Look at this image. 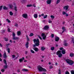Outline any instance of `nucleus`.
I'll return each mask as SVG.
<instances>
[{
    "mask_svg": "<svg viewBox=\"0 0 74 74\" xmlns=\"http://www.w3.org/2000/svg\"><path fill=\"white\" fill-rule=\"evenodd\" d=\"M66 61L67 63L69 64V65H71V66H72L73 64H74V61L71 60H70L67 58L66 60Z\"/></svg>",
    "mask_w": 74,
    "mask_h": 74,
    "instance_id": "f257e3e1",
    "label": "nucleus"
},
{
    "mask_svg": "<svg viewBox=\"0 0 74 74\" xmlns=\"http://www.w3.org/2000/svg\"><path fill=\"white\" fill-rule=\"evenodd\" d=\"M33 41L34 43L35 44L36 46H38L40 45V40L38 39H34Z\"/></svg>",
    "mask_w": 74,
    "mask_h": 74,
    "instance_id": "f03ea898",
    "label": "nucleus"
},
{
    "mask_svg": "<svg viewBox=\"0 0 74 74\" xmlns=\"http://www.w3.org/2000/svg\"><path fill=\"white\" fill-rule=\"evenodd\" d=\"M61 51L59 50L56 52V55L58 56L59 58H61L62 56V54L61 53Z\"/></svg>",
    "mask_w": 74,
    "mask_h": 74,
    "instance_id": "7ed1b4c3",
    "label": "nucleus"
},
{
    "mask_svg": "<svg viewBox=\"0 0 74 74\" xmlns=\"http://www.w3.org/2000/svg\"><path fill=\"white\" fill-rule=\"evenodd\" d=\"M3 62H4V64H5V65H4V66L3 67V68L4 69H7V68H8V66L7 65V61H6V60L5 59H4L3 60Z\"/></svg>",
    "mask_w": 74,
    "mask_h": 74,
    "instance_id": "20e7f679",
    "label": "nucleus"
},
{
    "mask_svg": "<svg viewBox=\"0 0 74 74\" xmlns=\"http://www.w3.org/2000/svg\"><path fill=\"white\" fill-rule=\"evenodd\" d=\"M43 68L40 66H38V69L39 71H42Z\"/></svg>",
    "mask_w": 74,
    "mask_h": 74,
    "instance_id": "39448f33",
    "label": "nucleus"
},
{
    "mask_svg": "<svg viewBox=\"0 0 74 74\" xmlns=\"http://www.w3.org/2000/svg\"><path fill=\"white\" fill-rule=\"evenodd\" d=\"M35 51V52H38L39 51V49L38 48L36 47H34L32 48Z\"/></svg>",
    "mask_w": 74,
    "mask_h": 74,
    "instance_id": "423d86ee",
    "label": "nucleus"
},
{
    "mask_svg": "<svg viewBox=\"0 0 74 74\" xmlns=\"http://www.w3.org/2000/svg\"><path fill=\"white\" fill-rule=\"evenodd\" d=\"M42 39L43 40H45V39L46 38V37H47V36L44 33L42 34Z\"/></svg>",
    "mask_w": 74,
    "mask_h": 74,
    "instance_id": "0eeeda50",
    "label": "nucleus"
},
{
    "mask_svg": "<svg viewBox=\"0 0 74 74\" xmlns=\"http://www.w3.org/2000/svg\"><path fill=\"white\" fill-rule=\"evenodd\" d=\"M22 16L24 18H27V14L26 13L23 14Z\"/></svg>",
    "mask_w": 74,
    "mask_h": 74,
    "instance_id": "6e6552de",
    "label": "nucleus"
},
{
    "mask_svg": "<svg viewBox=\"0 0 74 74\" xmlns=\"http://www.w3.org/2000/svg\"><path fill=\"white\" fill-rule=\"evenodd\" d=\"M46 2L47 4H50L51 3V2H52V0H47Z\"/></svg>",
    "mask_w": 74,
    "mask_h": 74,
    "instance_id": "1a4fd4ad",
    "label": "nucleus"
},
{
    "mask_svg": "<svg viewBox=\"0 0 74 74\" xmlns=\"http://www.w3.org/2000/svg\"><path fill=\"white\" fill-rule=\"evenodd\" d=\"M60 38L59 37L56 36L55 38V41H58L59 40Z\"/></svg>",
    "mask_w": 74,
    "mask_h": 74,
    "instance_id": "9d476101",
    "label": "nucleus"
},
{
    "mask_svg": "<svg viewBox=\"0 0 74 74\" xmlns=\"http://www.w3.org/2000/svg\"><path fill=\"white\" fill-rule=\"evenodd\" d=\"M68 8H69V6L68 5L65 6L63 7V9L66 10H67Z\"/></svg>",
    "mask_w": 74,
    "mask_h": 74,
    "instance_id": "9b49d317",
    "label": "nucleus"
},
{
    "mask_svg": "<svg viewBox=\"0 0 74 74\" xmlns=\"http://www.w3.org/2000/svg\"><path fill=\"white\" fill-rule=\"evenodd\" d=\"M44 30H48L49 29V27L47 25L45 26L44 27Z\"/></svg>",
    "mask_w": 74,
    "mask_h": 74,
    "instance_id": "f8f14e48",
    "label": "nucleus"
},
{
    "mask_svg": "<svg viewBox=\"0 0 74 74\" xmlns=\"http://www.w3.org/2000/svg\"><path fill=\"white\" fill-rule=\"evenodd\" d=\"M25 60V58L23 57L22 58H20L19 60V61L20 62H22L23 60Z\"/></svg>",
    "mask_w": 74,
    "mask_h": 74,
    "instance_id": "ddd939ff",
    "label": "nucleus"
},
{
    "mask_svg": "<svg viewBox=\"0 0 74 74\" xmlns=\"http://www.w3.org/2000/svg\"><path fill=\"white\" fill-rule=\"evenodd\" d=\"M69 56L70 57H73L74 56V53H70L69 54Z\"/></svg>",
    "mask_w": 74,
    "mask_h": 74,
    "instance_id": "4468645a",
    "label": "nucleus"
},
{
    "mask_svg": "<svg viewBox=\"0 0 74 74\" xmlns=\"http://www.w3.org/2000/svg\"><path fill=\"white\" fill-rule=\"evenodd\" d=\"M3 58L4 59L7 58V55H6V53L5 52L3 54Z\"/></svg>",
    "mask_w": 74,
    "mask_h": 74,
    "instance_id": "2eb2a0df",
    "label": "nucleus"
},
{
    "mask_svg": "<svg viewBox=\"0 0 74 74\" xmlns=\"http://www.w3.org/2000/svg\"><path fill=\"white\" fill-rule=\"evenodd\" d=\"M9 7L11 9H12V8H13V5L12 4H9Z\"/></svg>",
    "mask_w": 74,
    "mask_h": 74,
    "instance_id": "dca6fc26",
    "label": "nucleus"
},
{
    "mask_svg": "<svg viewBox=\"0 0 74 74\" xmlns=\"http://www.w3.org/2000/svg\"><path fill=\"white\" fill-rule=\"evenodd\" d=\"M22 71H23L27 72L29 71V70L26 69H22Z\"/></svg>",
    "mask_w": 74,
    "mask_h": 74,
    "instance_id": "f3484780",
    "label": "nucleus"
},
{
    "mask_svg": "<svg viewBox=\"0 0 74 74\" xmlns=\"http://www.w3.org/2000/svg\"><path fill=\"white\" fill-rule=\"evenodd\" d=\"M62 54H63V55H64V54H65L66 53V51H65V50H63L62 51Z\"/></svg>",
    "mask_w": 74,
    "mask_h": 74,
    "instance_id": "a211bd4d",
    "label": "nucleus"
},
{
    "mask_svg": "<svg viewBox=\"0 0 74 74\" xmlns=\"http://www.w3.org/2000/svg\"><path fill=\"white\" fill-rule=\"evenodd\" d=\"M41 50L43 51H44L45 49V48L44 47H41Z\"/></svg>",
    "mask_w": 74,
    "mask_h": 74,
    "instance_id": "6ab92c4d",
    "label": "nucleus"
},
{
    "mask_svg": "<svg viewBox=\"0 0 74 74\" xmlns=\"http://www.w3.org/2000/svg\"><path fill=\"white\" fill-rule=\"evenodd\" d=\"M34 16L35 18H37L38 15L37 14H35L34 15Z\"/></svg>",
    "mask_w": 74,
    "mask_h": 74,
    "instance_id": "aec40b11",
    "label": "nucleus"
},
{
    "mask_svg": "<svg viewBox=\"0 0 74 74\" xmlns=\"http://www.w3.org/2000/svg\"><path fill=\"white\" fill-rule=\"evenodd\" d=\"M51 18V19L52 20H53L54 18H55V16H53V15H51L50 16Z\"/></svg>",
    "mask_w": 74,
    "mask_h": 74,
    "instance_id": "412c9836",
    "label": "nucleus"
},
{
    "mask_svg": "<svg viewBox=\"0 0 74 74\" xmlns=\"http://www.w3.org/2000/svg\"><path fill=\"white\" fill-rule=\"evenodd\" d=\"M17 35L18 36H20L21 35V32L20 31H18L17 32Z\"/></svg>",
    "mask_w": 74,
    "mask_h": 74,
    "instance_id": "4be33fe9",
    "label": "nucleus"
},
{
    "mask_svg": "<svg viewBox=\"0 0 74 74\" xmlns=\"http://www.w3.org/2000/svg\"><path fill=\"white\" fill-rule=\"evenodd\" d=\"M42 71H44V72H46L47 71V70L45 68H43L42 69Z\"/></svg>",
    "mask_w": 74,
    "mask_h": 74,
    "instance_id": "5701e85b",
    "label": "nucleus"
},
{
    "mask_svg": "<svg viewBox=\"0 0 74 74\" xmlns=\"http://www.w3.org/2000/svg\"><path fill=\"white\" fill-rule=\"evenodd\" d=\"M9 14L10 15H13V13L12 12V11H10L9 12Z\"/></svg>",
    "mask_w": 74,
    "mask_h": 74,
    "instance_id": "b1692460",
    "label": "nucleus"
},
{
    "mask_svg": "<svg viewBox=\"0 0 74 74\" xmlns=\"http://www.w3.org/2000/svg\"><path fill=\"white\" fill-rule=\"evenodd\" d=\"M18 37H15L13 38V39L14 40H18Z\"/></svg>",
    "mask_w": 74,
    "mask_h": 74,
    "instance_id": "393cba45",
    "label": "nucleus"
},
{
    "mask_svg": "<svg viewBox=\"0 0 74 74\" xmlns=\"http://www.w3.org/2000/svg\"><path fill=\"white\" fill-rule=\"evenodd\" d=\"M32 4L27 5V7H32Z\"/></svg>",
    "mask_w": 74,
    "mask_h": 74,
    "instance_id": "a878e982",
    "label": "nucleus"
},
{
    "mask_svg": "<svg viewBox=\"0 0 74 74\" xmlns=\"http://www.w3.org/2000/svg\"><path fill=\"white\" fill-rule=\"evenodd\" d=\"M33 36H34V34L33 33H31L29 35L30 37H32Z\"/></svg>",
    "mask_w": 74,
    "mask_h": 74,
    "instance_id": "bb28decb",
    "label": "nucleus"
},
{
    "mask_svg": "<svg viewBox=\"0 0 74 74\" xmlns=\"http://www.w3.org/2000/svg\"><path fill=\"white\" fill-rule=\"evenodd\" d=\"M7 50H8V52L9 53H10V49L9 48H8L7 49Z\"/></svg>",
    "mask_w": 74,
    "mask_h": 74,
    "instance_id": "cd10ccee",
    "label": "nucleus"
},
{
    "mask_svg": "<svg viewBox=\"0 0 74 74\" xmlns=\"http://www.w3.org/2000/svg\"><path fill=\"white\" fill-rule=\"evenodd\" d=\"M28 44H29V42H27L25 44V46L26 47H28L29 45H28Z\"/></svg>",
    "mask_w": 74,
    "mask_h": 74,
    "instance_id": "c85d7f7f",
    "label": "nucleus"
},
{
    "mask_svg": "<svg viewBox=\"0 0 74 74\" xmlns=\"http://www.w3.org/2000/svg\"><path fill=\"white\" fill-rule=\"evenodd\" d=\"M51 51H53L55 49V47H52L51 48Z\"/></svg>",
    "mask_w": 74,
    "mask_h": 74,
    "instance_id": "c756f323",
    "label": "nucleus"
},
{
    "mask_svg": "<svg viewBox=\"0 0 74 74\" xmlns=\"http://www.w3.org/2000/svg\"><path fill=\"white\" fill-rule=\"evenodd\" d=\"M52 22V21L51 20V19L49 20V23H51Z\"/></svg>",
    "mask_w": 74,
    "mask_h": 74,
    "instance_id": "7c9ffc66",
    "label": "nucleus"
},
{
    "mask_svg": "<svg viewBox=\"0 0 74 74\" xmlns=\"http://www.w3.org/2000/svg\"><path fill=\"white\" fill-rule=\"evenodd\" d=\"M4 40L6 41H8V39L7 38H5Z\"/></svg>",
    "mask_w": 74,
    "mask_h": 74,
    "instance_id": "2f4dec72",
    "label": "nucleus"
},
{
    "mask_svg": "<svg viewBox=\"0 0 74 74\" xmlns=\"http://www.w3.org/2000/svg\"><path fill=\"white\" fill-rule=\"evenodd\" d=\"M71 74H74V71L73 70L71 71Z\"/></svg>",
    "mask_w": 74,
    "mask_h": 74,
    "instance_id": "473e14b6",
    "label": "nucleus"
},
{
    "mask_svg": "<svg viewBox=\"0 0 74 74\" xmlns=\"http://www.w3.org/2000/svg\"><path fill=\"white\" fill-rule=\"evenodd\" d=\"M3 8L4 10H7V9H8V8H7L5 6H4L3 7Z\"/></svg>",
    "mask_w": 74,
    "mask_h": 74,
    "instance_id": "72a5a7b5",
    "label": "nucleus"
},
{
    "mask_svg": "<svg viewBox=\"0 0 74 74\" xmlns=\"http://www.w3.org/2000/svg\"><path fill=\"white\" fill-rule=\"evenodd\" d=\"M6 45L7 47H8V46H11V44H10V43L7 44Z\"/></svg>",
    "mask_w": 74,
    "mask_h": 74,
    "instance_id": "f704fd0d",
    "label": "nucleus"
},
{
    "mask_svg": "<svg viewBox=\"0 0 74 74\" xmlns=\"http://www.w3.org/2000/svg\"><path fill=\"white\" fill-rule=\"evenodd\" d=\"M47 16H47V15H45V16H43V18H44V19H46V18H47Z\"/></svg>",
    "mask_w": 74,
    "mask_h": 74,
    "instance_id": "c9c22d12",
    "label": "nucleus"
},
{
    "mask_svg": "<svg viewBox=\"0 0 74 74\" xmlns=\"http://www.w3.org/2000/svg\"><path fill=\"white\" fill-rule=\"evenodd\" d=\"M58 71H59L58 74H61V70H60V69H59Z\"/></svg>",
    "mask_w": 74,
    "mask_h": 74,
    "instance_id": "e433bc0d",
    "label": "nucleus"
},
{
    "mask_svg": "<svg viewBox=\"0 0 74 74\" xmlns=\"http://www.w3.org/2000/svg\"><path fill=\"white\" fill-rule=\"evenodd\" d=\"M31 52L32 53H34V51L33 50H31Z\"/></svg>",
    "mask_w": 74,
    "mask_h": 74,
    "instance_id": "4c0bfd02",
    "label": "nucleus"
},
{
    "mask_svg": "<svg viewBox=\"0 0 74 74\" xmlns=\"http://www.w3.org/2000/svg\"><path fill=\"white\" fill-rule=\"evenodd\" d=\"M14 10H15V11H17V7H16V6H15L14 7Z\"/></svg>",
    "mask_w": 74,
    "mask_h": 74,
    "instance_id": "58836bf2",
    "label": "nucleus"
},
{
    "mask_svg": "<svg viewBox=\"0 0 74 74\" xmlns=\"http://www.w3.org/2000/svg\"><path fill=\"white\" fill-rule=\"evenodd\" d=\"M6 21H7L9 23H11V21H10V20H9V19L8 18H7L6 19Z\"/></svg>",
    "mask_w": 74,
    "mask_h": 74,
    "instance_id": "ea45409f",
    "label": "nucleus"
},
{
    "mask_svg": "<svg viewBox=\"0 0 74 74\" xmlns=\"http://www.w3.org/2000/svg\"><path fill=\"white\" fill-rule=\"evenodd\" d=\"M1 71H2V73H3V72H4V71H5V70L4 69H1Z\"/></svg>",
    "mask_w": 74,
    "mask_h": 74,
    "instance_id": "a19ab883",
    "label": "nucleus"
},
{
    "mask_svg": "<svg viewBox=\"0 0 74 74\" xmlns=\"http://www.w3.org/2000/svg\"><path fill=\"white\" fill-rule=\"evenodd\" d=\"M16 56H15V55H12V59H14V58H15Z\"/></svg>",
    "mask_w": 74,
    "mask_h": 74,
    "instance_id": "79ce46f5",
    "label": "nucleus"
},
{
    "mask_svg": "<svg viewBox=\"0 0 74 74\" xmlns=\"http://www.w3.org/2000/svg\"><path fill=\"white\" fill-rule=\"evenodd\" d=\"M13 37H15V34L14 32H13L12 34Z\"/></svg>",
    "mask_w": 74,
    "mask_h": 74,
    "instance_id": "37998d69",
    "label": "nucleus"
},
{
    "mask_svg": "<svg viewBox=\"0 0 74 74\" xmlns=\"http://www.w3.org/2000/svg\"><path fill=\"white\" fill-rule=\"evenodd\" d=\"M60 2V0H57L56 4H58Z\"/></svg>",
    "mask_w": 74,
    "mask_h": 74,
    "instance_id": "c03bdc74",
    "label": "nucleus"
},
{
    "mask_svg": "<svg viewBox=\"0 0 74 74\" xmlns=\"http://www.w3.org/2000/svg\"><path fill=\"white\" fill-rule=\"evenodd\" d=\"M65 74H70V73L68 71H66L65 72Z\"/></svg>",
    "mask_w": 74,
    "mask_h": 74,
    "instance_id": "a18cd8bd",
    "label": "nucleus"
},
{
    "mask_svg": "<svg viewBox=\"0 0 74 74\" xmlns=\"http://www.w3.org/2000/svg\"><path fill=\"white\" fill-rule=\"evenodd\" d=\"M38 37L40 40H42V38H41V36H40V35H38Z\"/></svg>",
    "mask_w": 74,
    "mask_h": 74,
    "instance_id": "49530a36",
    "label": "nucleus"
},
{
    "mask_svg": "<svg viewBox=\"0 0 74 74\" xmlns=\"http://www.w3.org/2000/svg\"><path fill=\"white\" fill-rule=\"evenodd\" d=\"M49 69H53V66H49Z\"/></svg>",
    "mask_w": 74,
    "mask_h": 74,
    "instance_id": "de8ad7c7",
    "label": "nucleus"
},
{
    "mask_svg": "<svg viewBox=\"0 0 74 74\" xmlns=\"http://www.w3.org/2000/svg\"><path fill=\"white\" fill-rule=\"evenodd\" d=\"M26 37H27V41H29V38L27 36H26Z\"/></svg>",
    "mask_w": 74,
    "mask_h": 74,
    "instance_id": "09e8293b",
    "label": "nucleus"
},
{
    "mask_svg": "<svg viewBox=\"0 0 74 74\" xmlns=\"http://www.w3.org/2000/svg\"><path fill=\"white\" fill-rule=\"evenodd\" d=\"M14 26L16 27H18V25L16 23V24H15Z\"/></svg>",
    "mask_w": 74,
    "mask_h": 74,
    "instance_id": "8fccbe9b",
    "label": "nucleus"
},
{
    "mask_svg": "<svg viewBox=\"0 0 74 74\" xmlns=\"http://www.w3.org/2000/svg\"><path fill=\"white\" fill-rule=\"evenodd\" d=\"M51 37L52 38H53V37H54V35L53 34H52L51 35Z\"/></svg>",
    "mask_w": 74,
    "mask_h": 74,
    "instance_id": "3c124183",
    "label": "nucleus"
},
{
    "mask_svg": "<svg viewBox=\"0 0 74 74\" xmlns=\"http://www.w3.org/2000/svg\"><path fill=\"white\" fill-rule=\"evenodd\" d=\"M60 50H63V47H61L60 48Z\"/></svg>",
    "mask_w": 74,
    "mask_h": 74,
    "instance_id": "603ef678",
    "label": "nucleus"
},
{
    "mask_svg": "<svg viewBox=\"0 0 74 74\" xmlns=\"http://www.w3.org/2000/svg\"><path fill=\"white\" fill-rule=\"evenodd\" d=\"M64 46H67L68 45V44L67 43H66L64 44Z\"/></svg>",
    "mask_w": 74,
    "mask_h": 74,
    "instance_id": "864d4df0",
    "label": "nucleus"
},
{
    "mask_svg": "<svg viewBox=\"0 0 74 74\" xmlns=\"http://www.w3.org/2000/svg\"><path fill=\"white\" fill-rule=\"evenodd\" d=\"M62 14H63V15H64V14H66V13L64 12H62Z\"/></svg>",
    "mask_w": 74,
    "mask_h": 74,
    "instance_id": "5fc2aeb1",
    "label": "nucleus"
},
{
    "mask_svg": "<svg viewBox=\"0 0 74 74\" xmlns=\"http://www.w3.org/2000/svg\"><path fill=\"white\" fill-rule=\"evenodd\" d=\"M18 73H20V69H19L17 70Z\"/></svg>",
    "mask_w": 74,
    "mask_h": 74,
    "instance_id": "6e6d98bb",
    "label": "nucleus"
},
{
    "mask_svg": "<svg viewBox=\"0 0 74 74\" xmlns=\"http://www.w3.org/2000/svg\"><path fill=\"white\" fill-rule=\"evenodd\" d=\"M33 7H36V5H35V4H34L32 5Z\"/></svg>",
    "mask_w": 74,
    "mask_h": 74,
    "instance_id": "4d7b16f0",
    "label": "nucleus"
},
{
    "mask_svg": "<svg viewBox=\"0 0 74 74\" xmlns=\"http://www.w3.org/2000/svg\"><path fill=\"white\" fill-rule=\"evenodd\" d=\"M2 8H3V6H0V10H1V9H2Z\"/></svg>",
    "mask_w": 74,
    "mask_h": 74,
    "instance_id": "13d9d810",
    "label": "nucleus"
},
{
    "mask_svg": "<svg viewBox=\"0 0 74 74\" xmlns=\"http://www.w3.org/2000/svg\"><path fill=\"white\" fill-rule=\"evenodd\" d=\"M41 16H44V14H42L41 15Z\"/></svg>",
    "mask_w": 74,
    "mask_h": 74,
    "instance_id": "bf43d9fd",
    "label": "nucleus"
},
{
    "mask_svg": "<svg viewBox=\"0 0 74 74\" xmlns=\"http://www.w3.org/2000/svg\"><path fill=\"white\" fill-rule=\"evenodd\" d=\"M8 31L9 32H10V28H8Z\"/></svg>",
    "mask_w": 74,
    "mask_h": 74,
    "instance_id": "052dcab7",
    "label": "nucleus"
},
{
    "mask_svg": "<svg viewBox=\"0 0 74 74\" xmlns=\"http://www.w3.org/2000/svg\"><path fill=\"white\" fill-rule=\"evenodd\" d=\"M65 28V27H63L62 28V29L63 30H64V29Z\"/></svg>",
    "mask_w": 74,
    "mask_h": 74,
    "instance_id": "680f3d73",
    "label": "nucleus"
},
{
    "mask_svg": "<svg viewBox=\"0 0 74 74\" xmlns=\"http://www.w3.org/2000/svg\"><path fill=\"white\" fill-rule=\"evenodd\" d=\"M66 16H69V14H66Z\"/></svg>",
    "mask_w": 74,
    "mask_h": 74,
    "instance_id": "e2e57ef3",
    "label": "nucleus"
},
{
    "mask_svg": "<svg viewBox=\"0 0 74 74\" xmlns=\"http://www.w3.org/2000/svg\"><path fill=\"white\" fill-rule=\"evenodd\" d=\"M2 56V55L1 54V53H0V57H1Z\"/></svg>",
    "mask_w": 74,
    "mask_h": 74,
    "instance_id": "0e129e2a",
    "label": "nucleus"
},
{
    "mask_svg": "<svg viewBox=\"0 0 74 74\" xmlns=\"http://www.w3.org/2000/svg\"><path fill=\"white\" fill-rule=\"evenodd\" d=\"M28 53V52L27 51H25V54H27Z\"/></svg>",
    "mask_w": 74,
    "mask_h": 74,
    "instance_id": "69168bd1",
    "label": "nucleus"
},
{
    "mask_svg": "<svg viewBox=\"0 0 74 74\" xmlns=\"http://www.w3.org/2000/svg\"><path fill=\"white\" fill-rule=\"evenodd\" d=\"M0 47H2V46H3V45L0 43Z\"/></svg>",
    "mask_w": 74,
    "mask_h": 74,
    "instance_id": "338daca9",
    "label": "nucleus"
},
{
    "mask_svg": "<svg viewBox=\"0 0 74 74\" xmlns=\"http://www.w3.org/2000/svg\"><path fill=\"white\" fill-rule=\"evenodd\" d=\"M41 15H39V18H40V17H41Z\"/></svg>",
    "mask_w": 74,
    "mask_h": 74,
    "instance_id": "774afa93",
    "label": "nucleus"
}]
</instances>
